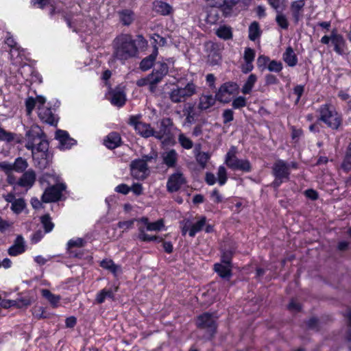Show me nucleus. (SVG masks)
<instances>
[{
  "label": "nucleus",
  "mask_w": 351,
  "mask_h": 351,
  "mask_svg": "<svg viewBox=\"0 0 351 351\" xmlns=\"http://www.w3.org/2000/svg\"><path fill=\"white\" fill-rule=\"evenodd\" d=\"M66 189L64 184H57L47 188L42 195V202L45 203L55 202L60 199L62 192Z\"/></svg>",
  "instance_id": "423d86ee"
},
{
  "label": "nucleus",
  "mask_w": 351,
  "mask_h": 351,
  "mask_svg": "<svg viewBox=\"0 0 351 351\" xmlns=\"http://www.w3.org/2000/svg\"><path fill=\"white\" fill-rule=\"evenodd\" d=\"M214 270L222 278L229 280L232 276V265L215 263Z\"/></svg>",
  "instance_id": "5701e85b"
},
{
  "label": "nucleus",
  "mask_w": 351,
  "mask_h": 351,
  "mask_svg": "<svg viewBox=\"0 0 351 351\" xmlns=\"http://www.w3.org/2000/svg\"><path fill=\"white\" fill-rule=\"evenodd\" d=\"M141 136L144 138L154 136L156 138L155 130L151 127L150 124L142 123L136 126L135 130Z\"/></svg>",
  "instance_id": "b1692460"
},
{
  "label": "nucleus",
  "mask_w": 351,
  "mask_h": 351,
  "mask_svg": "<svg viewBox=\"0 0 351 351\" xmlns=\"http://www.w3.org/2000/svg\"><path fill=\"white\" fill-rule=\"evenodd\" d=\"M100 266L104 269L110 271L114 276H117L119 273L121 272V267L120 265H116L110 259H104L101 263Z\"/></svg>",
  "instance_id": "cd10ccee"
},
{
  "label": "nucleus",
  "mask_w": 351,
  "mask_h": 351,
  "mask_svg": "<svg viewBox=\"0 0 351 351\" xmlns=\"http://www.w3.org/2000/svg\"><path fill=\"white\" fill-rule=\"evenodd\" d=\"M120 21L124 25H131L134 20V13L131 10L125 9L119 12Z\"/></svg>",
  "instance_id": "c756f323"
},
{
  "label": "nucleus",
  "mask_w": 351,
  "mask_h": 351,
  "mask_svg": "<svg viewBox=\"0 0 351 351\" xmlns=\"http://www.w3.org/2000/svg\"><path fill=\"white\" fill-rule=\"evenodd\" d=\"M154 10L162 15H169L173 12V8L167 3L156 0L153 3Z\"/></svg>",
  "instance_id": "412c9836"
},
{
  "label": "nucleus",
  "mask_w": 351,
  "mask_h": 351,
  "mask_svg": "<svg viewBox=\"0 0 351 351\" xmlns=\"http://www.w3.org/2000/svg\"><path fill=\"white\" fill-rule=\"evenodd\" d=\"M267 69L269 71L278 73L282 69V64L276 60H271L269 62Z\"/></svg>",
  "instance_id": "8fccbe9b"
},
{
  "label": "nucleus",
  "mask_w": 351,
  "mask_h": 351,
  "mask_svg": "<svg viewBox=\"0 0 351 351\" xmlns=\"http://www.w3.org/2000/svg\"><path fill=\"white\" fill-rule=\"evenodd\" d=\"M7 182L13 186V191L16 192L17 191L18 187H19V185L17 184V180H16L15 176L12 174V173H10L9 174H7Z\"/></svg>",
  "instance_id": "052dcab7"
},
{
  "label": "nucleus",
  "mask_w": 351,
  "mask_h": 351,
  "mask_svg": "<svg viewBox=\"0 0 351 351\" xmlns=\"http://www.w3.org/2000/svg\"><path fill=\"white\" fill-rule=\"evenodd\" d=\"M248 38L252 41H255L258 39L261 34V30L258 22L254 21L249 26L248 29Z\"/></svg>",
  "instance_id": "473e14b6"
},
{
  "label": "nucleus",
  "mask_w": 351,
  "mask_h": 351,
  "mask_svg": "<svg viewBox=\"0 0 351 351\" xmlns=\"http://www.w3.org/2000/svg\"><path fill=\"white\" fill-rule=\"evenodd\" d=\"M306 197L311 200H316L318 199V193L314 189H309L304 191Z\"/></svg>",
  "instance_id": "69168bd1"
},
{
  "label": "nucleus",
  "mask_w": 351,
  "mask_h": 351,
  "mask_svg": "<svg viewBox=\"0 0 351 351\" xmlns=\"http://www.w3.org/2000/svg\"><path fill=\"white\" fill-rule=\"evenodd\" d=\"M36 180L35 171L30 169L23 173L20 178L17 180V184L20 187L25 189V193L31 189Z\"/></svg>",
  "instance_id": "f8f14e48"
},
{
  "label": "nucleus",
  "mask_w": 351,
  "mask_h": 351,
  "mask_svg": "<svg viewBox=\"0 0 351 351\" xmlns=\"http://www.w3.org/2000/svg\"><path fill=\"white\" fill-rule=\"evenodd\" d=\"M186 178L184 174L178 171L169 176L167 182V191L169 193L178 191L181 187L186 184Z\"/></svg>",
  "instance_id": "0eeeda50"
},
{
  "label": "nucleus",
  "mask_w": 351,
  "mask_h": 351,
  "mask_svg": "<svg viewBox=\"0 0 351 351\" xmlns=\"http://www.w3.org/2000/svg\"><path fill=\"white\" fill-rule=\"evenodd\" d=\"M305 3L304 0L293 1L290 10L295 23H298L303 17V11Z\"/></svg>",
  "instance_id": "f3484780"
},
{
  "label": "nucleus",
  "mask_w": 351,
  "mask_h": 351,
  "mask_svg": "<svg viewBox=\"0 0 351 351\" xmlns=\"http://www.w3.org/2000/svg\"><path fill=\"white\" fill-rule=\"evenodd\" d=\"M118 287L114 289H103L96 295L95 301L97 304H102L106 298L114 299V293L117 291Z\"/></svg>",
  "instance_id": "a878e982"
},
{
  "label": "nucleus",
  "mask_w": 351,
  "mask_h": 351,
  "mask_svg": "<svg viewBox=\"0 0 351 351\" xmlns=\"http://www.w3.org/2000/svg\"><path fill=\"white\" fill-rule=\"evenodd\" d=\"M195 159L197 162V163L200 165V167L202 169H204L206 166V164L208 161V160L210 158V156L207 152H202L197 154L196 156H195Z\"/></svg>",
  "instance_id": "c03bdc74"
},
{
  "label": "nucleus",
  "mask_w": 351,
  "mask_h": 351,
  "mask_svg": "<svg viewBox=\"0 0 351 351\" xmlns=\"http://www.w3.org/2000/svg\"><path fill=\"white\" fill-rule=\"evenodd\" d=\"M206 217L202 216L199 220L195 223H191V228L189 230V234L191 237H194L196 233L200 232L203 228L206 226Z\"/></svg>",
  "instance_id": "2f4dec72"
},
{
  "label": "nucleus",
  "mask_w": 351,
  "mask_h": 351,
  "mask_svg": "<svg viewBox=\"0 0 351 351\" xmlns=\"http://www.w3.org/2000/svg\"><path fill=\"white\" fill-rule=\"evenodd\" d=\"M225 162L226 165L232 170H239L244 172H250L252 166L248 160L239 159L236 156V147H232L227 153Z\"/></svg>",
  "instance_id": "39448f33"
},
{
  "label": "nucleus",
  "mask_w": 351,
  "mask_h": 351,
  "mask_svg": "<svg viewBox=\"0 0 351 351\" xmlns=\"http://www.w3.org/2000/svg\"><path fill=\"white\" fill-rule=\"evenodd\" d=\"M255 57V52L254 50L247 47L245 48V52H244V56L243 58L245 60V62H253Z\"/></svg>",
  "instance_id": "6e6d98bb"
},
{
  "label": "nucleus",
  "mask_w": 351,
  "mask_h": 351,
  "mask_svg": "<svg viewBox=\"0 0 351 351\" xmlns=\"http://www.w3.org/2000/svg\"><path fill=\"white\" fill-rule=\"evenodd\" d=\"M269 58L265 56H260L257 59V66L258 68H265L266 64L269 62Z\"/></svg>",
  "instance_id": "e2e57ef3"
},
{
  "label": "nucleus",
  "mask_w": 351,
  "mask_h": 351,
  "mask_svg": "<svg viewBox=\"0 0 351 351\" xmlns=\"http://www.w3.org/2000/svg\"><path fill=\"white\" fill-rule=\"evenodd\" d=\"M30 304H31V300L27 297L20 298H17L16 300L10 301V306L15 305L18 308L27 307V306H29Z\"/></svg>",
  "instance_id": "37998d69"
},
{
  "label": "nucleus",
  "mask_w": 351,
  "mask_h": 351,
  "mask_svg": "<svg viewBox=\"0 0 351 351\" xmlns=\"http://www.w3.org/2000/svg\"><path fill=\"white\" fill-rule=\"evenodd\" d=\"M130 171L133 178L137 180H144L149 174L147 165L139 159L134 160L130 163Z\"/></svg>",
  "instance_id": "6e6552de"
},
{
  "label": "nucleus",
  "mask_w": 351,
  "mask_h": 351,
  "mask_svg": "<svg viewBox=\"0 0 351 351\" xmlns=\"http://www.w3.org/2000/svg\"><path fill=\"white\" fill-rule=\"evenodd\" d=\"M234 112L231 109H226L223 111L222 117L223 119V123L226 124L232 121L234 119Z\"/></svg>",
  "instance_id": "13d9d810"
},
{
  "label": "nucleus",
  "mask_w": 351,
  "mask_h": 351,
  "mask_svg": "<svg viewBox=\"0 0 351 351\" xmlns=\"http://www.w3.org/2000/svg\"><path fill=\"white\" fill-rule=\"evenodd\" d=\"M317 112L319 113V121L324 122L332 130H339L342 124V117L331 105H322Z\"/></svg>",
  "instance_id": "7ed1b4c3"
},
{
  "label": "nucleus",
  "mask_w": 351,
  "mask_h": 351,
  "mask_svg": "<svg viewBox=\"0 0 351 351\" xmlns=\"http://www.w3.org/2000/svg\"><path fill=\"white\" fill-rule=\"evenodd\" d=\"M289 165L282 160H276L272 167V174L274 178H281L289 181L290 179Z\"/></svg>",
  "instance_id": "9d476101"
},
{
  "label": "nucleus",
  "mask_w": 351,
  "mask_h": 351,
  "mask_svg": "<svg viewBox=\"0 0 351 351\" xmlns=\"http://www.w3.org/2000/svg\"><path fill=\"white\" fill-rule=\"evenodd\" d=\"M138 238L142 241H158L159 242L162 241V238H159L156 236H150L145 233L144 228L139 227L138 228Z\"/></svg>",
  "instance_id": "4c0bfd02"
},
{
  "label": "nucleus",
  "mask_w": 351,
  "mask_h": 351,
  "mask_svg": "<svg viewBox=\"0 0 351 351\" xmlns=\"http://www.w3.org/2000/svg\"><path fill=\"white\" fill-rule=\"evenodd\" d=\"M56 138L59 141L58 147L60 149H70L77 143L75 139L69 136V134L66 131L62 130H58L56 132Z\"/></svg>",
  "instance_id": "ddd939ff"
},
{
  "label": "nucleus",
  "mask_w": 351,
  "mask_h": 351,
  "mask_svg": "<svg viewBox=\"0 0 351 351\" xmlns=\"http://www.w3.org/2000/svg\"><path fill=\"white\" fill-rule=\"evenodd\" d=\"M164 226L163 221L162 219L158 220L157 221L150 223L147 224V230L149 231H159Z\"/></svg>",
  "instance_id": "3c124183"
},
{
  "label": "nucleus",
  "mask_w": 351,
  "mask_h": 351,
  "mask_svg": "<svg viewBox=\"0 0 351 351\" xmlns=\"http://www.w3.org/2000/svg\"><path fill=\"white\" fill-rule=\"evenodd\" d=\"M163 163L169 168L176 167L178 162V154L175 149H170L162 155Z\"/></svg>",
  "instance_id": "aec40b11"
},
{
  "label": "nucleus",
  "mask_w": 351,
  "mask_h": 351,
  "mask_svg": "<svg viewBox=\"0 0 351 351\" xmlns=\"http://www.w3.org/2000/svg\"><path fill=\"white\" fill-rule=\"evenodd\" d=\"M216 100H217L216 97H214L211 95H202L199 98L198 107L202 110H207L215 104Z\"/></svg>",
  "instance_id": "7c9ffc66"
},
{
  "label": "nucleus",
  "mask_w": 351,
  "mask_h": 351,
  "mask_svg": "<svg viewBox=\"0 0 351 351\" xmlns=\"http://www.w3.org/2000/svg\"><path fill=\"white\" fill-rule=\"evenodd\" d=\"M217 177L219 184L222 186L227 181V172L226 169L223 166H220L217 171Z\"/></svg>",
  "instance_id": "49530a36"
},
{
  "label": "nucleus",
  "mask_w": 351,
  "mask_h": 351,
  "mask_svg": "<svg viewBox=\"0 0 351 351\" xmlns=\"http://www.w3.org/2000/svg\"><path fill=\"white\" fill-rule=\"evenodd\" d=\"M109 95L110 96L109 99L112 104L118 107H121L125 104L126 101L125 95L120 88H116L112 90L109 93Z\"/></svg>",
  "instance_id": "a211bd4d"
},
{
  "label": "nucleus",
  "mask_w": 351,
  "mask_h": 351,
  "mask_svg": "<svg viewBox=\"0 0 351 351\" xmlns=\"http://www.w3.org/2000/svg\"><path fill=\"white\" fill-rule=\"evenodd\" d=\"M332 43L335 46V51L339 54L346 53L345 40L342 36L334 32L331 35Z\"/></svg>",
  "instance_id": "4be33fe9"
},
{
  "label": "nucleus",
  "mask_w": 351,
  "mask_h": 351,
  "mask_svg": "<svg viewBox=\"0 0 351 351\" xmlns=\"http://www.w3.org/2000/svg\"><path fill=\"white\" fill-rule=\"evenodd\" d=\"M173 125V121L170 118L162 119L160 121L159 130L158 131L155 130L156 138L162 140L165 136H169L171 134Z\"/></svg>",
  "instance_id": "2eb2a0df"
},
{
  "label": "nucleus",
  "mask_w": 351,
  "mask_h": 351,
  "mask_svg": "<svg viewBox=\"0 0 351 351\" xmlns=\"http://www.w3.org/2000/svg\"><path fill=\"white\" fill-rule=\"evenodd\" d=\"M169 66L165 62H158L156 66L152 72L149 74V79L154 80L155 82H160L162 79L168 74Z\"/></svg>",
  "instance_id": "4468645a"
},
{
  "label": "nucleus",
  "mask_w": 351,
  "mask_h": 351,
  "mask_svg": "<svg viewBox=\"0 0 351 351\" xmlns=\"http://www.w3.org/2000/svg\"><path fill=\"white\" fill-rule=\"evenodd\" d=\"M246 104V99L244 97L239 96L233 100L232 106L234 108L238 109L245 106Z\"/></svg>",
  "instance_id": "864d4df0"
},
{
  "label": "nucleus",
  "mask_w": 351,
  "mask_h": 351,
  "mask_svg": "<svg viewBox=\"0 0 351 351\" xmlns=\"http://www.w3.org/2000/svg\"><path fill=\"white\" fill-rule=\"evenodd\" d=\"M42 295L46 299H47L53 306H56L60 300V297L59 295H56L53 294L48 289H43Z\"/></svg>",
  "instance_id": "79ce46f5"
},
{
  "label": "nucleus",
  "mask_w": 351,
  "mask_h": 351,
  "mask_svg": "<svg viewBox=\"0 0 351 351\" xmlns=\"http://www.w3.org/2000/svg\"><path fill=\"white\" fill-rule=\"evenodd\" d=\"M182 225V234L185 235L191 228V222L189 219H184L180 222Z\"/></svg>",
  "instance_id": "680f3d73"
},
{
  "label": "nucleus",
  "mask_w": 351,
  "mask_h": 351,
  "mask_svg": "<svg viewBox=\"0 0 351 351\" xmlns=\"http://www.w3.org/2000/svg\"><path fill=\"white\" fill-rule=\"evenodd\" d=\"M0 169L3 171L5 174H9L13 171L12 163L6 161L0 162Z\"/></svg>",
  "instance_id": "bf43d9fd"
},
{
  "label": "nucleus",
  "mask_w": 351,
  "mask_h": 351,
  "mask_svg": "<svg viewBox=\"0 0 351 351\" xmlns=\"http://www.w3.org/2000/svg\"><path fill=\"white\" fill-rule=\"evenodd\" d=\"M216 35L223 40H230L232 38V32L230 27L221 25L216 30Z\"/></svg>",
  "instance_id": "72a5a7b5"
},
{
  "label": "nucleus",
  "mask_w": 351,
  "mask_h": 351,
  "mask_svg": "<svg viewBox=\"0 0 351 351\" xmlns=\"http://www.w3.org/2000/svg\"><path fill=\"white\" fill-rule=\"evenodd\" d=\"M28 162L26 159L22 157H18L15 159L14 163H12L13 171L18 173L24 172L28 167Z\"/></svg>",
  "instance_id": "c9c22d12"
},
{
  "label": "nucleus",
  "mask_w": 351,
  "mask_h": 351,
  "mask_svg": "<svg viewBox=\"0 0 351 351\" xmlns=\"http://www.w3.org/2000/svg\"><path fill=\"white\" fill-rule=\"evenodd\" d=\"M268 1L277 12H282L285 8V0H268Z\"/></svg>",
  "instance_id": "09e8293b"
},
{
  "label": "nucleus",
  "mask_w": 351,
  "mask_h": 351,
  "mask_svg": "<svg viewBox=\"0 0 351 351\" xmlns=\"http://www.w3.org/2000/svg\"><path fill=\"white\" fill-rule=\"evenodd\" d=\"M85 244V241L82 238H77L76 239H71L68 242V247L71 248L74 247H81Z\"/></svg>",
  "instance_id": "4d7b16f0"
},
{
  "label": "nucleus",
  "mask_w": 351,
  "mask_h": 351,
  "mask_svg": "<svg viewBox=\"0 0 351 351\" xmlns=\"http://www.w3.org/2000/svg\"><path fill=\"white\" fill-rule=\"evenodd\" d=\"M27 143L25 147L32 151V155L34 150L38 152L46 153L49 149V142L47 136L38 125L31 127L25 134Z\"/></svg>",
  "instance_id": "f03ea898"
},
{
  "label": "nucleus",
  "mask_w": 351,
  "mask_h": 351,
  "mask_svg": "<svg viewBox=\"0 0 351 351\" xmlns=\"http://www.w3.org/2000/svg\"><path fill=\"white\" fill-rule=\"evenodd\" d=\"M233 253L231 250L223 251L221 255V263L223 264L232 265V258Z\"/></svg>",
  "instance_id": "603ef678"
},
{
  "label": "nucleus",
  "mask_w": 351,
  "mask_h": 351,
  "mask_svg": "<svg viewBox=\"0 0 351 351\" xmlns=\"http://www.w3.org/2000/svg\"><path fill=\"white\" fill-rule=\"evenodd\" d=\"M121 138L117 132L110 133L104 140V145L109 149H113L120 145Z\"/></svg>",
  "instance_id": "bb28decb"
},
{
  "label": "nucleus",
  "mask_w": 351,
  "mask_h": 351,
  "mask_svg": "<svg viewBox=\"0 0 351 351\" xmlns=\"http://www.w3.org/2000/svg\"><path fill=\"white\" fill-rule=\"evenodd\" d=\"M157 54L158 49L155 47L152 53L145 57L141 60V62H140V69L143 71H146L151 69L154 65Z\"/></svg>",
  "instance_id": "393cba45"
},
{
  "label": "nucleus",
  "mask_w": 351,
  "mask_h": 351,
  "mask_svg": "<svg viewBox=\"0 0 351 351\" xmlns=\"http://www.w3.org/2000/svg\"><path fill=\"white\" fill-rule=\"evenodd\" d=\"M196 88L193 82L187 83L184 87L176 86L169 93V97L175 104L184 102L196 93Z\"/></svg>",
  "instance_id": "20e7f679"
},
{
  "label": "nucleus",
  "mask_w": 351,
  "mask_h": 351,
  "mask_svg": "<svg viewBox=\"0 0 351 351\" xmlns=\"http://www.w3.org/2000/svg\"><path fill=\"white\" fill-rule=\"evenodd\" d=\"M276 21L278 25L284 29H287L289 27V23L286 16L281 12H278V14L276 17Z\"/></svg>",
  "instance_id": "de8ad7c7"
},
{
  "label": "nucleus",
  "mask_w": 351,
  "mask_h": 351,
  "mask_svg": "<svg viewBox=\"0 0 351 351\" xmlns=\"http://www.w3.org/2000/svg\"><path fill=\"white\" fill-rule=\"evenodd\" d=\"M346 316L348 319V324L350 328L347 332L346 338L348 341H351V308L348 309Z\"/></svg>",
  "instance_id": "774afa93"
},
{
  "label": "nucleus",
  "mask_w": 351,
  "mask_h": 351,
  "mask_svg": "<svg viewBox=\"0 0 351 351\" xmlns=\"http://www.w3.org/2000/svg\"><path fill=\"white\" fill-rule=\"evenodd\" d=\"M178 142L182 147L186 149H191L193 146V141L182 133L178 136Z\"/></svg>",
  "instance_id": "a18cd8bd"
},
{
  "label": "nucleus",
  "mask_w": 351,
  "mask_h": 351,
  "mask_svg": "<svg viewBox=\"0 0 351 351\" xmlns=\"http://www.w3.org/2000/svg\"><path fill=\"white\" fill-rule=\"evenodd\" d=\"M40 119L46 123L53 125L57 121L50 108L38 107Z\"/></svg>",
  "instance_id": "6ab92c4d"
},
{
  "label": "nucleus",
  "mask_w": 351,
  "mask_h": 351,
  "mask_svg": "<svg viewBox=\"0 0 351 351\" xmlns=\"http://www.w3.org/2000/svg\"><path fill=\"white\" fill-rule=\"evenodd\" d=\"M197 326L200 329L206 330L210 336L213 335L217 328L213 315L208 313H204L198 316Z\"/></svg>",
  "instance_id": "1a4fd4ad"
},
{
  "label": "nucleus",
  "mask_w": 351,
  "mask_h": 351,
  "mask_svg": "<svg viewBox=\"0 0 351 351\" xmlns=\"http://www.w3.org/2000/svg\"><path fill=\"white\" fill-rule=\"evenodd\" d=\"M225 7L223 8V16L227 17L232 15L233 8L240 1V0H224Z\"/></svg>",
  "instance_id": "a19ab883"
},
{
  "label": "nucleus",
  "mask_w": 351,
  "mask_h": 351,
  "mask_svg": "<svg viewBox=\"0 0 351 351\" xmlns=\"http://www.w3.org/2000/svg\"><path fill=\"white\" fill-rule=\"evenodd\" d=\"M26 206V203L23 198L16 199L11 206V210L16 214L21 213Z\"/></svg>",
  "instance_id": "ea45409f"
},
{
  "label": "nucleus",
  "mask_w": 351,
  "mask_h": 351,
  "mask_svg": "<svg viewBox=\"0 0 351 351\" xmlns=\"http://www.w3.org/2000/svg\"><path fill=\"white\" fill-rule=\"evenodd\" d=\"M112 47V56L121 61L135 57L138 53L136 41L130 34H125L117 36L113 40Z\"/></svg>",
  "instance_id": "f257e3e1"
},
{
  "label": "nucleus",
  "mask_w": 351,
  "mask_h": 351,
  "mask_svg": "<svg viewBox=\"0 0 351 351\" xmlns=\"http://www.w3.org/2000/svg\"><path fill=\"white\" fill-rule=\"evenodd\" d=\"M40 222L43 224L45 233L51 232L54 227V224L49 214H45L40 217Z\"/></svg>",
  "instance_id": "58836bf2"
},
{
  "label": "nucleus",
  "mask_w": 351,
  "mask_h": 351,
  "mask_svg": "<svg viewBox=\"0 0 351 351\" xmlns=\"http://www.w3.org/2000/svg\"><path fill=\"white\" fill-rule=\"evenodd\" d=\"M158 154L156 152L151 153L149 155H143L141 158H138L141 161H143L146 165L148 163L156 162Z\"/></svg>",
  "instance_id": "5fc2aeb1"
},
{
  "label": "nucleus",
  "mask_w": 351,
  "mask_h": 351,
  "mask_svg": "<svg viewBox=\"0 0 351 351\" xmlns=\"http://www.w3.org/2000/svg\"><path fill=\"white\" fill-rule=\"evenodd\" d=\"M25 251V243L21 235H18L14 241V244L8 250L9 255L18 256Z\"/></svg>",
  "instance_id": "dca6fc26"
},
{
  "label": "nucleus",
  "mask_w": 351,
  "mask_h": 351,
  "mask_svg": "<svg viewBox=\"0 0 351 351\" xmlns=\"http://www.w3.org/2000/svg\"><path fill=\"white\" fill-rule=\"evenodd\" d=\"M36 104V100H35V99H34L32 97H29L26 100L25 106H26V109H27V112L28 114H30L32 112V111L34 109V108L35 107Z\"/></svg>",
  "instance_id": "338daca9"
},
{
  "label": "nucleus",
  "mask_w": 351,
  "mask_h": 351,
  "mask_svg": "<svg viewBox=\"0 0 351 351\" xmlns=\"http://www.w3.org/2000/svg\"><path fill=\"white\" fill-rule=\"evenodd\" d=\"M341 167L345 171L351 170V142L348 144Z\"/></svg>",
  "instance_id": "f704fd0d"
},
{
  "label": "nucleus",
  "mask_w": 351,
  "mask_h": 351,
  "mask_svg": "<svg viewBox=\"0 0 351 351\" xmlns=\"http://www.w3.org/2000/svg\"><path fill=\"white\" fill-rule=\"evenodd\" d=\"M257 80V77L254 74H250L247 77L246 82L242 87L241 92L243 94H249L252 90Z\"/></svg>",
  "instance_id": "e433bc0d"
},
{
  "label": "nucleus",
  "mask_w": 351,
  "mask_h": 351,
  "mask_svg": "<svg viewBox=\"0 0 351 351\" xmlns=\"http://www.w3.org/2000/svg\"><path fill=\"white\" fill-rule=\"evenodd\" d=\"M237 89V85L235 83H225L219 88L218 92L216 93V99L223 103H228L230 101V96L234 93Z\"/></svg>",
  "instance_id": "9b49d317"
},
{
  "label": "nucleus",
  "mask_w": 351,
  "mask_h": 351,
  "mask_svg": "<svg viewBox=\"0 0 351 351\" xmlns=\"http://www.w3.org/2000/svg\"><path fill=\"white\" fill-rule=\"evenodd\" d=\"M283 60L289 66H295L298 63V58L291 47H288L283 53Z\"/></svg>",
  "instance_id": "c85d7f7f"
},
{
  "label": "nucleus",
  "mask_w": 351,
  "mask_h": 351,
  "mask_svg": "<svg viewBox=\"0 0 351 351\" xmlns=\"http://www.w3.org/2000/svg\"><path fill=\"white\" fill-rule=\"evenodd\" d=\"M115 191L123 195H127L130 191V187L125 184H121L115 188Z\"/></svg>",
  "instance_id": "0e129e2a"
}]
</instances>
